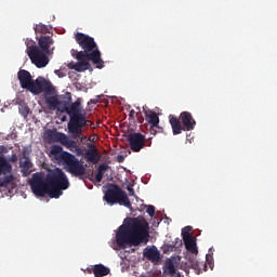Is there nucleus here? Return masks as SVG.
Returning a JSON list of instances; mask_svg holds the SVG:
<instances>
[{
  "instance_id": "40",
  "label": "nucleus",
  "mask_w": 277,
  "mask_h": 277,
  "mask_svg": "<svg viewBox=\"0 0 277 277\" xmlns=\"http://www.w3.org/2000/svg\"><path fill=\"white\" fill-rule=\"evenodd\" d=\"M129 196H135V190L133 187L128 186Z\"/></svg>"
},
{
  "instance_id": "39",
  "label": "nucleus",
  "mask_w": 277,
  "mask_h": 277,
  "mask_svg": "<svg viewBox=\"0 0 277 277\" xmlns=\"http://www.w3.org/2000/svg\"><path fill=\"white\" fill-rule=\"evenodd\" d=\"M117 161H118V163H123L124 162V156L118 155L117 156Z\"/></svg>"
},
{
  "instance_id": "43",
  "label": "nucleus",
  "mask_w": 277,
  "mask_h": 277,
  "mask_svg": "<svg viewBox=\"0 0 277 277\" xmlns=\"http://www.w3.org/2000/svg\"><path fill=\"white\" fill-rule=\"evenodd\" d=\"M146 146L148 147L153 146V141H150V138L146 140Z\"/></svg>"
},
{
  "instance_id": "27",
  "label": "nucleus",
  "mask_w": 277,
  "mask_h": 277,
  "mask_svg": "<svg viewBox=\"0 0 277 277\" xmlns=\"http://www.w3.org/2000/svg\"><path fill=\"white\" fill-rule=\"evenodd\" d=\"M14 181V175L12 173H9L4 175L3 177H0V187H8L10 183Z\"/></svg>"
},
{
  "instance_id": "14",
  "label": "nucleus",
  "mask_w": 277,
  "mask_h": 277,
  "mask_svg": "<svg viewBox=\"0 0 277 277\" xmlns=\"http://www.w3.org/2000/svg\"><path fill=\"white\" fill-rule=\"evenodd\" d=\"M38 45L39 48L44 51L48 55H53V52L55 51V41L53 40V37L48 35H41L38 39Z\"/></svg>"
},
{
  "instance_id": "41",
  "label": "nucleus",
  "mask_w": 277,
  "mask_h": 277,
  "mask_svg": "<svg viewBox=\"0 0 277 277\" xmlns=\"http://www.w3.org/2000/svg\"><path fill=\"white\" fill-rule=\"evenodd\" d=\"M55 75H57L60 78L66 77V74L62 72L61 70H55Z\"/></svg>"
},
{
  "instance_id": "23",
  "label": "nucleus",
  "mask_w": 277,
  "mask_h": 277,
  "mask_svg": "<svg viewBox=\"0 0 277 277\" xmlns=\"http://www.w3.org/2000/svg\"><path fill=\"white\" fill-rule=\"evenodd\" d=\"M162 272L164 276H170V274H174L176 272V266L174 265V261L168 260L162 267Z\"/></svg>"
},
{
  "instance_id": "35",
  "label": "nucleus",
  "mask_w": 277,
  "mask_h": 277,
  "mask_svg": "<svg viewBox=\"0 0 277 277\" xmlns=\"http://www.w3.org/2000/svg\"><path fill=\"white\" fill-rule=\"evenodd\" d=\"M173 246H175V250H179V248H181V246H183V240H181V238H175Z\"/></svg>"
},
{
  "instance_id": "26",
  "label": "nucleus",
  "mask_w": 277,
  "mask_h": 277,
  "mask_svg": "<svg viewBox=\"0 0 277 277\" xmlns=\"http://www.w3.org/2000/svg\"><path fill=\"white\" fill-rule=\"evenodd\" d=\"M107 170H109L108 164H105V163L100 164V167L97 169V173L95 175L96 183L103 182V176H104L105 172H107Z\"/></svg>"
},
{
  "instance_id": "37",
  "label": "nucleus",
  "mask_w": 277,
  "mask_h": 277,
  "mask_svg": "<svg viewBox=\"0 0 277 277\" xmlns=\"http://www.w3.org/2000/svg\"><path fill=\"white\" fill-rule=\"evenodd\" d=\"M135 116H137V113H135L133 109L130 110V114H129L130 120H135Z\"/></svg>"
},
{
  "instance_id": "25",
  "label": "nucleus",
  "mask_w": 277,
  "mask_h": 277,
  "mask_svg": "<svg viewBox=\"0 0 277 277\" xmlns=\"http://www.w3.org/2000/svg\"><path fill=\"white\" fill-rule=\"evenodd\" d=\"M93 274L95 277H103L109 274V268L105 267L103 264H97L93 268Z\"/></svg>"
},
{
  "instance_id": "30",
  "label": "nucleus",
  "mask_w": 277,
  "mask_h": 277,
  "mask_svg": "<svg viewBox=\"0 0 277 277\" xmlns=\"http://www.w3.org/2000/svg\"><path fill=\"white\" fill-rule=\"evenodd\" d=\"M150 135H157V133H163V129L159 124L150 126L149 129Z\"/></svg>"
},
{
  "instance_id": "7",
  "label": "nucleus",
  "mask_w": 277,
  "mask_h": 277,
  "mask_svg": "<svg viewBox=\"0 0 277 277\" xmlns=\"http://www.w3.org/2000/svg\"><path fill=\"white\" fill-rule=\"evenodd\" d=\"M44 138L50 144L58 142L62 146H67V148H76L78 155H81L82 150L77 145V142L69 140L68 135L57 132V130H48L44 132Z\"/></svg>"
},
{
  "instance_id": "17",
  "label": "nucleus",
  "mask_w": 277,
  "mask_h": 277,
  "mask_svg": "<svg viewBox=\"0 0 277 277\" xmlns=\"http://www.w3.org/2000/svg\"><path fill=\"white\" fill-rule=\"evenodd\" d=\"M182 239L184 246L190 254H198V246L196 245V238L192 236L188 232H182Z\"/></svg>"
},
{
  "instance_id": "6",
  "label": "nucleus",
  "mask_w": 277,
  "mask_h": 277,
  "mask_svg": "<svg viewBox=\"0 0 277 277\" xmlns=\"http://www.w3.org/2000/svg\"><path fill=\"white\" fill-rule=\"evenodd\" d=\"M169 122L173 135H181L183 131H194V129H196V119H194V116H192V113L189 111H182L180 118L170 115Z\"/></svg>"
},
{
  "instance_id": "29",
  "label": "nucleus",
  "mask_w": 277,
  "mask_h": 277,
  "mask_svg": "<svg viewBox=\"0 0 277 277\" xmlns=\"http://www.w3.org/2000/svg\"><path fill=\"white\" fill-rule=\"evenodd\" d=\"M18 110L21 116H23V118H27L29 116V106L25 104L19 105Z\"/></svg>"
},
{
  "instance_id": "36",
  "label": "nucleus",
  "mask_w": 277,
  "mask_h": 277,
  "mask_svg": "<svg viewBox=\"0 0 277 277\" xmlns=\"http://www.w3.org/2000/svg\"><path fill=\"white\" fill-rule=\"evenodd\" d=\"M8 161L9 163H16V161H18V156H16V154H13Z\"/></svg>"
},
{
  "instance_id": "12",
  "label": "nucleus",
  "mask_w": 277,
  "mask_h": 277,
  "mask_svg": "<svg viewBox=\"0 0 277 277\" xmlns=\"http://www.w3.org/2000/svg\"><path fill=\"white\" fill-rule=\"evenodd\" d=\"M35 96H38V94H55V87H53V83L51 81L45 80L44 77L39 76L37 79L32 80V84L30 85L29 91Z\"/></svg>"
},
{
  "instance_id": "4",
  "label": "nucleus",
  "mask_w": 277,
  "mask_h": 277,
  "mask_svg": "<svg viewBox=\"0 0 277 277\" xmlns=\"http://www.w3.org/2000/svg\"><path fill=\"white\" fill-rule=\"evenodd\" d=\"M45 179L50 187V198H60L63 192L70 187L68 176H66V173L60 168L49 171Z\"/></svg>"
},
{
  "instance_id": "24",
  "label": "nucleus",
  "mask_w": 277,
  "mask_h": 277,
  "mask_svg": "<svg viewBox=\"0 0 277 277\" xmlns=\"http://www.w3.org/2000/svg\"><path fill=\"white\" fill-rule=\"evenodd\" d=\"M144 256L148 261H159V251L157 249H153V248L145 249Z\"/></svg>"
},
{
  "instance_id": "15",
  "label": "nucleus",
  "mask_w": 277,
  "mask_h": 277,
  "mask_svg": "<svg viewBox=\"0 0 277 277\" xmlns=\"http://www.w3.org/2000/svg\"><path fill=\"white\" fill-rule=\"evenodd\" d=\"M213 269V256L210 254L206 255V262H200L198 260H190V265L195 269L196 274L200 275L202 272H208V266Z\"/></svg>"
},
{
  "instance_id": "28",
  "label": "nucleus",
  "mask_w": 277,
  "mask_h": 277,
  "mask_svg": "<svg viewBox=\"0 0 277 277\" xmlns=\"http://www.w3.org/2000/svg\"><path fill=\"white\" fill-rule=\"evenodd\" d=\"M63 150H64V148H62V146H60V145H53V146L51 147L50 153H51V155H54L55 157H57V155H60V158H61L62 155H64Z\"/></svg>"
},
{
  "instance_id": "5",
  "label": "nucleus",
  "mask_w": 277,
  "mask_h": 277,
  "mask_svg": "<svg viewBox=\"0 0 277 277\" xmlns=\"http://www.w3.org/2000/svg\"><path fill=\"white\" fill-rule=\"evenodd\" d=\"M104 200L107 205H120L127 209H133L129 195L118 184H108L104 186Z\"/></svg>"
},
{
  "instance_id": "19",
  "label": "nucleus",
  "mask_w": 277,
  "mask_h": 277,
  "mask_svg": "<svg viewBox=\"0 0 277 277\" xmlns=\"http://www.w3.org/2000/svg\"><path fill=\"white\" fill-rule=\"evenodd\" d=\"M67 67L69 70H76L77 72H85L90 68V63L88 60H78L77 63L70 62Z\"/></svg>"
},
{
  "instance_id": "18",
  "label": "nucleus",
  "mask_w": 277,
  "mask_h": 277,
  "mask_svg": "<svg viewBox=\"0 0 277 277\" xmlns=\"http://www.w3.org/2000/svg\"><path fill=\"white\" fill-rule=\"evenodd\" d=\"M88 148L89 149L84 154V159L89 161V163H98V161H101V154L98 153L96 145L89 143Z\"/></svg>"
},
{
  "instance_id": "44",
  "label": "nucleus",
  "mask_w": 277,
  "mask_h": 277,
  "mask_svg": "<svg viewBox=\"0 0 277 277\" xmlns=\"http://www.w3.org/2000/svg\"><path fill=\"white\" fill-rule=\"evenodd\" d=\"M189 230H192V226H186L183 230H182V233L184 232V233H189Z\"/></svg>"
},
{
  "instance_id": "8",
  "label": "nucleus",
  "mask_w": 277,
  "mask_h": 277,
  "mask_svg": "<svg viewBox=\"0 0 277 277\" xmlns=\"http://www.w3.org/2000/svg\"><path fill=\"white\" fill-rule=\"evenodd\" d=\"M61 160L67 167V172L74 174V176H83L85 174V167H83V162L79 161L75 155L68 151H63Z\"/></svg>"
},
{
  "instance_id": "9",
  "label": "nucleus",
  "mask_w": 277,
  "mask_h": 277,
  "mask_svg": "<svg viewBox=\"0 0 277 277\" xmlns=\"http://www.w3.org/2000/svg\"><path fill=\"white\" fill-rule=\"evenodd\" d=\"M30 189L35 196L44 198L47 194L51 196V188L49 187L47 177L42 173H35L30 180Z\"/></svg>"
},
{
  "instance_id": "2",
  "label": "nucleus",
  "mask_w": 277,
  "mask_h": 277,
  "mask_svg": "<svg viewBox=\"0 0 277 277\" xmlns=\"http://www.w3.org/2000/svg\"><path fill=\"white\" fill-rule=\"evenodd\" d=\"M63 111H67L69 116V122L67 129L74 140H83L84 127H94V122L88 120L83 105H81V97H78L68 108H64Z\"/></svg>"
},
{
  "instance_id": "1",
  "label": "nucleus",
  "mask_w": 277,
  "mask_h": 277,
  "mask_svg": "<svg viewBox=\"0 0 277 277\" xmlns=\"http://www.w3.org/2000/svg\"><path fill=\"white\" fill-rule=\"evenodd\" d=\"M148 237H150L148 222L138 217H130L126 220L123 225L119 226L116 243L119 248L137 247L140 243H147Z\"/></svg>"
},
{
  "instance_id": "45",
  "label": "nucleus",
  "mask_w": 277,
  "mask_h": 277,
  "mask_svg": "<svg viewBox=\"0 0 277 277\" xmlns=\"http://www.w3.org/2000/svg\"><path fill=\"white\" fill-rule=\"evenodd\" d=\"M91 103H96V101H92V100H91Z\"/></svg>"
},
{
  "instance_id": "13",
  "label": "nucleus",
  "mask_w": 277,
  "mask_h": 277,
  "mask_svg": "<svg viewBox=\"0 0 277 277\" xmlns=\"http://www.w3.org/2000/svg\"><path fill=\"white\" fill-rule=\"evenodd\" d=\"M128 142L132 153H140V150L146 148V135L140 132L130 133Z\"/></svg>"
},
{
  "instance_id": "38",
  "label": "nucleus",
  "mask_w": 277,
  "mask_h": 277,
  "mask_svg": "<svg viewBox=\"0 0 277 277\" xmlns=\"http://www.w3.org/2000/svg\"><path fill=\"white\" fill-rule=\"evenodd\" d=\"M0 153H1V155L8 154V147L1 145V146H0Z\"/></svg>"
},
{
  "instance_id": "22",
  "label": "nucleus",
  "mask_w": 277,
  "mask_h": 277,
  "mask_svg": "<svg viewBox=\"0 0 277 277\" xmlns=\"http://www.w3.org/2000/svg\"><path fill=\"white\" fill-rule=\"evenodd\" d=\"M19 167L23 169V172H29V170L32 168L31 160H29V157H27L25 153H23V156L19 160Z\"/></svg>"
},
{
  "instance_id": "42",
  "label": "nucleus",
  "mask_w": 277,
  "mask_h": 277,
  "mask_svg": "<svg viewBox=\"0 0 277 277\" xmlns=\"http://www.w3.org/2000/svg\"><path fill=\"white\" fill-rule=\"evenodd\" d=\"M170 277H181V273L179 271H175L173 274L169 275Z\"/></svg>"
},
{
  "instance_id": "11",
  "label": "nucleus",
  "mask_w": 277,
  "mask_h": 277,
  "mask_svg": "<svg viewBox=\"0 0 277 277\" xmlns=\"http://www.w3.org/2000/svg\"><path fill=\"white\" fill-rule=\"evenodd\" d=\"M27 55L37 68H44L49 64V54L38 45L27 47Z\"/></svg>"
},
{
  "instance_id": "10",
  "label": "nucleus",
  "mask_w": 277,
  "mask_h": 277,
  "mask_svg": "<svg viewBox=\"0 0 277 277\" xmlns=\"http://www.w3.org/2000/svg\"><path fill=\"white\" fill-rule=\"evenodd\" d=\"M45 105H48V109L51 111H61V114H68L67 110L70 107V103L72 101V96L70 93H67V97L64 102L60 101L56 95L53 94H44Z\"/></svg>"
},
{
  "instance_id": "33",
  "label": "nucleus",
  "mask_w": 277,
  "mask_h": 277,
  "mask_svg": "<svg viewBox=\"0 0 277 277\" xmlns=\"http://www.w3.org/2000/svg\"><path fill=\"white\" fill-rule=\"evenodd\" d=\"M136 109H137V113H136L137 122L140 124H143L144 123V117L142 116V110H141L140 107H137Z\"/></svg>"
},
{
  "instance_id": "32",
  "label": "nucleus",
  "mask_w": 277,
  "mask_h": 277,
  "mask_svg": "<svg viewBox=\"0 0 277 277\" xmlns=\"http://www.w3.org/2000/svg\"><path fill=\"white\" fill-rule=\"evenodd\" d=\"M176 250V247L174 246V243H169L164 246V254H167V252H174Z\"/></svg>"
},
{
  "instance_id": "16",
  "label": "nucleus",
  "mask_w": 277,
  "mask_h": 277,
  "mask_svg": "<svg viewBox=\"0 0 277 277\" xmlns=\"http://www.w3.org/2000/svg\"><path fill=\"white\" fill-rule=\"evenodd\" d=\"M17 79L19 81L21 88L29 92L34 83V77H31V74L27 71V69H19L17 72Z\"/></svg>"
},
{
  "instance_id": "20",
  "label": "nucleus",
  "mask_w": 277,
  "mask_h": 277,
  "mask_svg": "<svg viewBox=\"0 0 277 277\" xmlns=\"http://www.w3.org/2000/svg\"><path fill=\"white\" fill-rule=\"evenodd\" d=\"M143 111L145 114V120L150 124V127L159 124V115H157V113L148 109L146 106L143 107Z\"/></svg>"
},
{
  "instance_id": "34",
  "label": "nucleus",
  "mask_w": 277,
  "mask_h": 277,
  "mask_svg": "<svg viewBox=\"0 0 277 277\" xmlns=\"http://www.w3.org/2000/svg\"><path fill=\"white\" fill-rule=\"evenodd\" d=\"M146 213H148V215L150 217H154L155 216V206H147Z\"/></svg>"
},
{
  "instance_id": "3",
  "label": "nucleus",
  "mask_w": 277,
  "mask_h": 277,
  "mask_svg": "<svg viewBox=\"0 0 277 277\" xmlns=\"http://www.w3.org/2000/svg\"><path fill=\"white\" fill-rule=\"evenodd\" d=\"M75 40L83 51L77 52L71 50V55H75L76 53V60H88L97 65V68H103L104 62L103 58H101V50H98V45L96 44V41H94V38L83 32H77L75 35Z\"/></svg>"
},
{
  "instance_id": "31",
  "label": "nucleus",
  "mask_w": 277,
  "mask_h": 277,
  "mask_svg": "<svg viewBox=\"0 0 277 277\" xmlns=\"http://www.w3.org/2000/svg\"><path fill=\"white\" fill-rule=\"evenodd\" d=\"M35 34H48L49 28L45 25H36L35 26Z\"/></svg>"
},
{
  "instance_id": "21",
  "label": "nucleus",
  "mask_w": 277,
  "mask_h": 277,
  "mask_svg": "<svg viewBox=\"0 0 277 277\" xmlns=\"http://www.w3.org/2000/svg\"><path fill=\"white\" fill-rule=\"evenodd\" d=\"M12 174V164L5 159V156L0 155V176Z\"/></svg>"
}]
</instances>
